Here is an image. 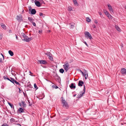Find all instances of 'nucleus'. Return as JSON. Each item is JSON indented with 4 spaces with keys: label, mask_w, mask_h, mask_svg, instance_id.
<instances>
[{
    "label": "nucleus",
    "mask_w": 126,
    "mask_h": 126,
    "mask_svg": "<svg viewBox=\"0 0 126 126\" xmlns=\"http://www.w3.org/2000/svg\"><path fill=\"white\" fill-rule=\"evenodd\" d=\"M16 18L18 21L20 22L23 20L22 19V16L21 15L17 16Z\"/></svg>",
    "instance_id": "39448f33"
},
{
    "label": "nucleus",
    "mask_w": 126,
    "mask_h": 126,
    "mask_svg": "<svg viewBox=\"0 0 126 126\" xmlns=\"http://www.w3.org/2000/svg\"><path fill=\"white\" fill-rule=\"evenodd\" d=\"M28 19L29 20L31 23L33 22V21L34 20L33 18H32L31 17H28Z\"/></svg>",
    "instance_id": "aec40b11"
},
{
    "label": "nucleus",
    "mask_w": 126,
    "mask_h": 126,
    "mask_svg": "<svg viewBox=\"0 0 126 126\" xmlns=\"http://www.w3.org/2000/svg\"><path fill=\"white\" fill-rule=\"evenodd\" d=\"M15 83L16 84H17L19 86L20 85V84L18 82H17L16 80H15L14 81V83Z\"/></svg>",
    "instance_id": "393cba45"
},
{
    "label": "nucleus",
    "mask_w": 126,
    "mask_h": 126,
    "mask_svg": "<svg viewBox=\"0 0 126 126\" xmlns=\"http://www.w3.org/2000/svg\"><path fill=\"white\" fill-rule=\"evenodd\" d=\"M29 10L30 11L32 10V8L31 7V6H30L29 7Z\"/></svg>",
    "instance_id": "c03bdc74"
},
{
    "label": "nucleus",
    "mask_w": 126,
    "mask_h": 126,
    "mask_svg": "<svg viewBox=\"0 0 126 126\" xmlns=\"http://www.w3.org/2000/svg\"><path fill=\"white\" fill-rule=\"evenodd\" d=\"M84 72L85 73V74H88L87 73V71L86 70L84 69Z\"/></svg>",
    "instance_id": "a19ab883"
},
{
    "label": "nucleus",
    "mask_w": 126,
    "mask_h": 126,
    "mask_svg": "<svg viewBox=\"0 0 126 126\" xmlns=\"http://www.w3.org/2000/svg\"><path fill=\"white\" fill-rule=\"evenodd\" d=\"M87 19L86 21L87 22H89L91 21V19H90L88 17L87 18Z\"/></svg>",
    "instance_id": "72a5a7b5"
},
{
    "label": "nucleus",
    "mask_w": 126,
    "mask_h": 126,
    "mask_svg": "<svg viewBox=\"0 0 126 126\" xmlns=\"http://www.w3.org/2000/svg\"><path fill=\"white\" fill-rule=\"evenodd\" d=\"M80 71L82 73V74L83 75V76H84V73L81 70H80Z\"/></svg>",
    "instance_id": "3c124183"
},
{
    "label": "nucleus",
    "mask_w": 126,
    "mask_h": 126,
    "mask_svg": "<svg viewBox=\"0 0 126 126\" xmlns=\"http://www.w3.org/2000/svg\"><path fill=\"white\" fill-rule=\"evenodd\" d=\"M2 62V59L1 58H0V63H1Z\"/></svg>",
    "instance_id": "864d4df0"
},
{
    "label": "nucleus",
    "mask_w": 126,
    "mask_h": 126,
    "mask_svg": "<svg viewBox=\"0 0 126 126\" xmlns=\"http://www.w3.org/2000/svg\"><path fill=\"white\" fill-rule=\"evenodd\" d=\"M3 37V34L2 33L0 34V40L2 39Z\"/></svg>",
    "instance_id": "473e14b6"
},
{
    "label": "nucleus",
    "mask_w": 126,
    "mask_h": 126,
    "mask_svg": "<svg viewBox=\"0 0 126 126\" xmlns=\"http://www.w3.org/2000/svg\"><path fill=\"white\" fill-rule=\"evenodd\" d=\"M84 34L85 37L87 38H89L90 40L92 39V37L90 34L88 32H85Z\"/></svg>",
    "instance_id": "f03ea898"
},
{
    "label": "nucleus",
    "mask_w": 126,
    "mask_h": 126,
    "mask_svg": "<svg viewBox=\"0 0 126 126\" xmlns=\"http://www.w3.org/2000/svg\"><path fill=\"white\" fill-rule=\"evenodd\" d=\"M58 76L57 75V74H56V75L54 76V77L55 79L57 78L56 76Z\"/></svg>",
    "instance_id": "de8ad7c7"
},
{
    "label": "nucleus",
    "mask_w": 126,
    "mask_h": 126,
    "mask_svg": "<svg viewBox=\"0 0 126 126\" xmlns=\"http://www.w3.org/2000/svg\"><path fill=\"white\" fill-rule=\"evenodd\" d=\"M73 1L75 4L77 5L78 4L76 0H73Z\"/></svg>",
    "instance_id": "bb28decb"
},
{
    "label": "nucleus",
    "mask_w": 126,
    "mask_h": 126,
    "mask_svg": "<svg viewBox=\"0 0 126 126\" xmlns=\"http://www.w3.org/2000/svg\"><path fill=\"white\" fill-rule=\"evenodd\" d=\"M121 72L122 74L126 75V69L124 68H122Z\"/></svg>",
    "instance_id": "0eeeda50"
},
{
    "label": "nucleus",
    "mask_w": 126,
    "mask_h": 126,
    "mask_svg": "<svg viewBox=\"0 0 126 126\" xmlns=\"http://www.w3.org/2000/svg\"><path fill=\"white\" fill-rule=\"evenodd\" d=\"M123 44H121V45H120V46H121V48H122V47H123Z\"/></svg>",
    "instance_id": "13d9d810"
},
{
    "label": "nucleus",
    "mask_w": 126,
    "mask_h": 126,
    "mask_svg": "<svg viewBox=\"0 0 126 126\" xmlns=\"http://www.w3.org/2000/svg\"><path fill=\"white\" fill-rule=\"evenodd\" d=\"M16 39H18V38H18V37H17V36L16 35Z\"/></svg>",
    "instance_id": "774afa93"
},
{
    "label": "nucleus",
    "mask_w": 126,
    "mask_h": 126,
    "mask_svg": "<svg viewBox=\"0 0 126 126\" xmlns=\"http://www.w3.org/2000/svg\"><path fill=\"white\" fill-rule=\"evenodd\" d=\"M45 54L47 55L48 57H50V56H52L51 53L49 52H47L46 53H45Z\"/></svg>",
    "instance_id": "f3484780"
},
{
    "label": "nucleus",
    "mask_w": 126,
    "mask_h": 126,
    "mask_svg": "<svg viewBox=\"0 0 126 126\" xmlns=\"http://www.w3.org/2000/svg\"><path fill=\"white\" fill-rule=\"evenodd\" d=\"M18 88L19 89V92L20 93H21V91L19 88Z\"/></svg>",
    "instance_id": "052dcab7"
},
{
    "label": "nucleus",
    "mask_w": 126,
    "mask_h": 126,
    "mask_svg": "<svg viewBox=\"0 0 126 126\" xmlns=\"http://www.w3.org/2000/svg\"><path fill=\"white\" fill-rule=\"evenodd\" d=\"M34 2L35 3V4L37 6L39 7L41 6L40 3V2L39 1H36L35 0L34 1Z\"/></svg>",
    "instance_id": "9d476101"
},
{
    "label": "nucleus",
    "mask_w": 126,
    "mask_h": 126,
    "mask_svg": "<svg viewBox=\"0 0 126 126\" xmlns=\"http://www.w3.org/2000/svg\"><path fill=\"white\" fill-rule=\"evenodd\" d=\"M81 96H80V95H78L77 96V97L79 98H80L81 97Z\"/></svg>",
    "instance_id": "4d7b16f0"
},
{
    "label": "nucleus",
    "mask_w": 126,
    "mask_h": 126,
    "mask_svg": "<svg viewBox=\"0 0 126 126\" xmlns=\"http://www.w3.org/2000/svg\"><path fill=\"white\" fill-rule=\"evenodd\" d=\"M94 23L96 24H97V20L96 19L94 20Z\"/></svg>",
    "instance_id": "a18cd8bd"
},
{
    "label": "nucleus",
    "mask_w": 126,
    "mask_h": 126,
    "mask_svg": "<svg viewBox=\"0 0 126 126\" xmlns=\"http://www.w3.org/2000/svg\"><path fill=\"white\" fill-rule=\"evenodd\" d=\"M28 102L29 103V104L30 106L31 105H32V104H31V103L30 102V101L29 100H28Z\"/></svg>",
    "instance_id": "8fccbe9b"
},
{
    "label": "nucleus",
    "mask_w": 126,
    "mask_h": 126,
    "mask_svg": "<svg viewBox=\"0 0 126 126\" xmlns=\"http://www.w3.org/2000/svg\"><path fill=\"white\" fill-rule=\"evenodd\" d=\"M93 27L94 28H95L96 27V26L94 24H93Z\"/></svg>",
    "instance_id": "6e6d98bb"
},
{
    "label": "nucleus",
    "mask_w": 126,
    "mask_h": 126,
    "mask_svg": "<svg viewBox=\"0 0 126 126\" xmlns=\"http://www.w3.org/2000/svg\"><path fill=\"white\" fill-rule=\"evenodd\" d=\"M62 102L63 105V106L65 108H67L69 107L68 105L65 100L62 99Z\"/></svg>",
    "instance_id": "7ed1b4c3"
},
{
    "label": "nucleus",
    "mask_w": 126,
    "mask_h": 126,
    "mask_svg": "<svg viewBox=\"0 0 126 126\" xmlns=\"http://www.w3.org/2000/svg\"><path fill=\"white\" fill-rule=\"evenodd\" d=\"M115 27L116 29H117V30L119 31L120 30L119 28L116 25L115 26Z\"/></svg>",
    "instance_id": "a878e982"
},
{
    "label": "nucleus",
    "mask_w": 126,
    "mask_h": 126,
    "mask_svg": "<svg viewBox=\"0 0 126 126\" xmlns=\"http://www.w3.org/2000/svg\"><path fill=\"white\" fill-rule=\"evenodd\" d=\"M85 78V79H86L88 76V74H84Z\"/></svg>",
    "instance_id": "2f4dec72"
},
{
    "label": "nucleus",
    "mask_w": 126,
    "mask_h": 126,
    "mask_svg": "<svg viewBox=\"0 0 126 126\" xmlns=\"http://www.w3.org/2000/svg\"><path fill=\"white\" fill-rule=\"evenodd\" d=\"M99 14L100 15H102V13L100 12L99 13Z\"/></svg>",
    "instance_id": "0e129e2a"
},
{
    "label": "nucleus",
    "mask_w": 126,
    "mask_h": 126,
    "mask_svg": "<svg viewBox=\"0 0 126 126\" xmlns=\"http://www.w3.org/2000/svg\"><path fill=\"white\" fill-rule=\"evenodd\" d=\"M72 8L71 7H69L68 8V10L70 11H71L72 10Z\"/></svg>",
    "instance_id": "c9c22d12"
},
{
    "label": "nucleus",
    "mask_w": 126,
    "mask_h": 126,
    "mask_svg": "<svg viewBox=\"0 0 126 126\" xmlns=\"http://www.w3.org/2000/svg\"><path fill=\"white\" fill-rule=\"evenodd\" d=\"M84 43L86 45V46H87V47H88V45L87 44V43L86 42H84Z\"/></svg>",
    "instance_id": "49530a36"
},
{
    "label": "nucleus",
    "mask_w": 126,
    "mask_h": 126,
    "mask_svg": "<svg viewBox=\"0 0 126 126\" xmlns=\"http://www.w3.org/2000/svg\"><path fill=\"white\" fill-rule=\"evenodd\" d=\"M43 15V14L42 13H40V16H42Z\"/></svg>",
    "instance_id": "5fc2aeb1"
},
{
    "label": "nucleus",
    "mask_w": 126,
    "mask_h": 126,
    "mask_svg": "<svg viewBox=\"0 0 126 126\" xmlns=\"http://www.w3.org/2000/svg\"><path fill=\"white\" fill-rule=\"evenodd\" d=\"M9 32L10 33H11L12 32V31L11 30H10L9 31Z\"/></svg>",
    "instance_id": "603ef678"
},
{
    "label": "nucleus",
    "mask_w": 126,
    "mask_h": 126,
    "mask_svg": "<svg viewBox=\"0 0 126 126\" xmlns=\"http://www.w3.org/2000/svg\"><path fill=\"white\" fill-rule=\"evenodd\" d=\"M38 62L39 63L44 64H46L47 63L46 61L45 60H38Z\"/></svg>",
    "instance_id": "20e7f679"
},
{
    "label": "nucleus",
    "mask_w": 126,
    "mask_h": 126,
    "mask_svg": "<svg viewBox=\"0 0 126 126\" xmlns=\"http://www.w3.org/2000/svg\"><path fill=\"white\" fill-rule=\"evenodd\" d=\"M60 72L62 73H63L64 72V70L63 68L59 70Z\"/></svg>",
    "instance_id": "b1692460"
},
{
    "label": "nucleus",
    "mask_w": 126,
    "mask_h": 126,
    "mask_svg": "<svg viewBox=\"0 0 126 126\" xmlns=\"http://www.w3.org/2000/svg\"><path fill=\"white\" fill-rule=\"evenodd\" d=\"M63 66L66 72L67 71L69 68V65L67 62L64 63V64L63 65Z\"/></svg>",
    "instance_id": "f257e3e1"
},
{
    "label": "nucleus",
    "mask_w": 126,
    "mask_h": 126,
    "mask_svg": "<svg viewBox=\"0 0 126 126\" xmlns=\"http://www.w3.org/2000/svg\"><path fill=\"white\" fill-rule=\"evenodd\" d=\"M8 104L10 106V107H11L12 108H13V109H14V105H13L12 104H11V103H10L9 102H8Z\"/></svg>",
    "instance_id": "5701e85b"
},
{
    "label": "nucleus",
    "mask_w": 126,
    "mask_h": 126,
    "mask_svg": "<svg viewBox=\"0 0 126 126\" xmlns=\"http://www.w3.org/2000/svg\"><path fill=\"white\" fill-rule=\"evenodd\" d=\"M21 103L22 104V106L24 107H26V105L25 104V101H22V102H21Z\"/></svg>",
    "instance_id": "6ab92c4d"
},
{
    "label": "nucleus",
    "mask_w": 126,
    "mask_h": 126,
    "mask_svg": "<svg viewBox=\"0 0 126 126\" xmlns=\"http://www.w3.org/2000/svg\"><path fill=\"white\" fill-rule=\"evenodd\" d=\"M17 125H18V126H21V125L19 124H17Z\"/></svg>",
    "instance_id": "680f3d73"
},
{
    "label": "nucleus",
    "mask_w": 126,
    "mask_h": 126,
    "mask_svg": "<svg viewBox=\"0 0 126 126\" xmlns=\"http://www.w3.org/2000/svg\"><path fill=\"white\" fill-rule=\"evenodd\" d=\"M32 39V37H30V38L28 37L26 38H24L23 39H22V40L23 41H25L26 42H28Z\"/></svg>",
    "instance_id": "423d86ee"
},
{
    "label": "nucleus",
    "mask_w": 126,
    "mask_h": 126,
    "mask_svg": "<svg viewBox=\"0 0 126 126\" xmlns=\"http://www.w3.org/2000/svg\"><path fill=\"white\" fill-rule=\"evenodd\" d=\"M29 73L30 74V75H31V76H33L32 75V74H33V73H32L31 71H29Z\"/></svg>",
    "instance_id": "09e8293b"
},
{
    "label": "nucleus",
    "mask_w": 126,
    "mask_h": 126,
    "mask_svg": "<svg viewBox=\"0 0 126 126\" xmlns=\"http://www.w3.org/2000/svg\"><path fill=\"white\" fill-rule=\"evenodd\" d=\"M9 54L11 56H13L14 55V53L13 51L11 50H9L8 51Z\"/></svg>",
    "instance_id": "a211bd4d"
},
{
    "label": "nucleus",
    "mask_w": 126,
    "mask_h": 126,
    "mask_svg": "<svg viewBox=\"0 0 126 126\" xmlns=\"http://www.w3.org/2000/svg\"><path fill=\"white\" fill-rule=\"evenodd\" d=\"M58 88V86H56V87H55L56 89H57V88Z\"/></svg>",
    "instance_id": "69168bd1"
},
{
    "label": "nucleus",
    "mask_w": 126,
    "mask_h": 126,
    "mask_svg": "<svg viewBox=\"0 0 126 126\" xmlns=\"http://www.w3.org/2000/svg\"><path fill=\"white\" fill-rule=\"evenodd\" d=\"M10 79H11V80L10 81L12 83H13V84H14V80H15V79L11 77L10 78Z\"/></svg>",
    "instance_id": "4be33fe9"
},
{
    "label": "nucleus",
    "mask_w": 126,
    "mask_h": 126,
    "mask_svg": "<svg viewBox=\"0 0 126 126\" xmlns=\"http://www.w3.org/2000/svg\"><path fill=\"white\" fill-rule=\"evenodd\" d=\"M107 16L109 18L111 19L112 17V16L110 14H109V15H107Z\"/></svg>",
    "instance_id": "e433bc0d"
},
{
    "label": "nucleus",
    "mask_w": 126,
    "mask_h": 126,
    "mask_svg": "<svg viewBox=\"0 0 126 126\" xmlns=\"http://www.w3.org/2000/svg\"><path fill=\"white\" fill-rule=\"evenodd\" d=\"M19 111L20 113L24 112V110L22 108H19L18 110V111Z\"/></svg>",
    "instance_id": "4468645a"
},
{
    "label": "nucleus",
    "mask_w": 126,
    "mask_h": 126,
    "mask_svg": "<svg viewBox=\"0 0 126 126\" xmlns=\"http://www.w3.org/2000/svg\"><path fill=\"white\" fill-rule=\"evenodd\" d=\"M69 87L71 89H75L76 88V86L74 85V83H72L71 84V85H70Z\"/></svg>",
    "instance_id": "ddd939ff"
},
{
    "label": "nucleus",
    "mask_w": 126,
    "mask_h": 126,
    "mask_svg": "<svg viewBox=\"0 0 126 126\" xmlns=\"http://www.w3.org/2000/svg\"><path fill=\"white\" fill-rule=\"evenodd\" d=\"M1 55L3 57V59H4V56L3 54L2 53H1Z\"/></svg>",
    "instance_id": "bf43d9fd"
},
{
    "label": "nucleus",
    "mask_w": 126,
    "mask_h": 126,
    "mask_svg": "<svg viewBox=\"0 0 126 126\" xmlns=\"http://www.w3.org/2000/svg\"><path fill=\"white\" fill-rule=\"evenodd\" d=\"M56 77L57 78H55V79H57L59 81L60 80V77H59L58 76Z\"/></svg>",
    "instance_id": "7c9ffc66"
},
{
    "label": "nucleus",
    "mask_w": 126,
    "mask_h": 126,
    "mask_svg": "<svg viewBox=\"0 0 126 126\" xmlns=\"http://www.w3.org/2000/svg\"><path fill=\"white\" fill-rule=\"evenodd\" d=\"M42 30H39V33L40 34L42 32Z\"/></svg>",
    "instance_id": "37998d69"
},
{
    "label": "nucleus",
    "mask_w": 126,
    "mask_h": 126,
    "mask_svg": "<svg viewBox=\"0 0 126 126\" xmlns=\"http://www.w3.org/2000/svg\"><path fill=\"white\" fill-rule=\"evenodd\" d=\"M49 58L50 60L51 61H53V58L51 56H50V57H48Z\"/></svg>",
    "instance_id": "f704fd0d"
},
{
    "label": "nucleus",
    "mask_w": 126,
    "mask_h": 126,
    "mask_svg": "<svg viewBox=\"0 0 126 126\" xmlns=\"http://www.w3.org/2000/svg\"><path fill=\"white\" fill-rule=\"evenodd\" d=\"M8 78V77L7 76H4L3 77V78H4V79H7Z\"/></svg>",
    "instance_id": "58836bf2"
},
{
    "label": "nucleus",
    "mask_w": 126,
    "mask_h": 126,
    "mask_svg": "<svg viewBox=\"0 0 126 126\" xmlns=\"http://www.w3.org/2000/svg\"><path fill=\"white\" fill-rule=\"evenodd\" d=\"M70 25L71 28H74L75 27V24L73 22H72L70 23Z\"/></svg>",
    "instance_id": "2eb2a0df"
},
{
    "label": "nucleus",
    "mask_w": 126,
    "mask_h": 126,
    "mask_svg": "<svg viewBox=\"0 0 126 126\" xmlns=\"http://www.w3.org/2000/svg\"><path fill=\"white\" fill-rule=\"evenodd\" d=\"M30 12H31V14L32 15H34L36 13V11L34 9H32Z\"/></svg>",
    "instance_id": "9b49d317"
},
{
    "label": "nucleus",
    "mask_w": 126,
    "mask_h": 126,
    "mask_svg": "<svg viewBox=\"0 0 126 126\" xmlns=\"http://www.w3.org/2000/svg\"><path fill=\"white\" fill-rule=\"evenodd\" d=\"M27 85L28 86V87H29L31 88V85L30 83V82H28L27 83Z\"/></svg>",
    "instance_id": "cd10ccee"
},
{
    "label": "nucleus",
    "mask_w": 126,
    "mask_h": 126,
    "mask_svg": "<svg viewBox=\"0 0 126 126\" xmlns=\"http://www.w3.org/2000/svg\"><path fill=\"white\" fill-rule=\"evenodd\" d=\"M34 88L36 89V90L38 89V87H37V85L35 83L34 84Z\"/></svg>",
    "instance_id": "c756f323"
},
{
    "label": "nucleus",
    "mask_w": 126,
    "mask_h": 126,
    "mask_svg": "<svg viewBox=\"0 0 126 126\" xmlns=\"http://www.w3.org/2000/svg\"><path fill=\"white\" fill-rule=\"evenodd\" d=\"M106 11H107L106 10H104V12L105 13V12H106Z\"/></svg>",
    "instance_id": "e2e57ef3"
},
{
    "label": "nucleus",
    "mask_w": 126,
    "mask_h": 126,
    "mask_svg": "<svg viewBox=\"0 0 126 126\" xmlns=\"http://www.w3.org/2000/svg\"><path fill=\"white\" fill-rule=\"evenodd\" d=\"M84 84V82L81 80L79 81L78 84V85L79 86H82Z\"/></svg>",
    "instance_id": "1a4fd4ad"
},
{
    "label": "nucleus",
    "mask_w": 126,
    "mask_h": 126,
    "mask_svg": "<svg viewBox=\"0 0 126 126\" xmlns=\"http://www.w3.org/2000/svg\"><path fill=\"white\" fill-rule=\"evenodd\" d=\"M7 80H9V81H10V80H11L10 79H9V78H7Z\"/></svg>",
    "instance_id": "338daca9"
},
{
    "label": "nucleus",
    "mask_w": 126,
    "mask_h": 126,
    "mask_svg": "<svg viewBox=\"0 0 126 126\" xmlns=\"http://www.w3.org/2000/svg\"><path fill=\"white\" fill-rule=\"evenodd\" d=\"M15 120L13 118H12L10 119V121L11 122H15Z\"/></svg>",
    "instance_id": "c85d7f7f"
},
{
    "label": "nucleus",
    "mask_w": 126,
    "mask_h": 126,
    "mask_svg": "<svg viewBox=\"0 0 126 126\" xmlns=\"http://www.w3.org/2000/svg\"><path fill=\"white\" fill-rule=\"evenodd\" d=\"M107 6L108 7V9L110 11L112 12V13L113 12V10L112 8L110 5L108 4H107Z\"/></svg>",
    "instance_id": "6e6552de"
},
{
    "label": "nucleus",
    "mask_w": 126,
    "mask_h": 126,
    "mask_svg": "<svg viewBox=\"0 0 126 126\" xmlns=\"http://www.w3.org/2000/svg\"><path fill=\"white\" fill-rule=\"evenodd\" d=\"M1 27L4 29L6 30V26L3 24L2 23L1 24Z\"/></svg>",
    "instance_id": "dca6fc26"
},
{
    "label": "nucleus",
    "mask_w": 126,
    "mask_h": 126,
    "mask_svg": "<svg viewBox=\"0 0 126 126\" xmlns=\"http://www.w3.org/2000/svg\"><path fill=\"white\" fill-rule=\"evenodd\" d=\"M33 24V25L34 26H36V24L35 23L33 22H32Z\"/></svg>",
    "instance_id": "79ce46f5"
},
{
    "label": "nucleus",
    "mask_w": 126,
    "mask_h": 126,
    "mask_svg": "<svg viewBox=\"0 0 126 126\" xmlns=\"http://www.w3.org/2000/svg\"><path fill=\"white\" fill-rule=\"evenodd\" d=\"M105 14L107 15H107H109L110 14L107 11H106V12L105 13Z\"/></svg>",
    "instance_id": "ea45409f"
},
{
    "label": "nucleus",
    "mask_w": 126,
    "mask_h": 126,
    "mask_svg": "<svg viewBox=\"0 0 126 126\" xmlns=\"http://www.w3.org/2000/svg\"><path fill=\"white\" fill-rule=\"evenodd\" d=\"M85 92V85H84V88H83V92L82 93L80 94V96H83V94H84Z\"/></svg>",
    "instance_id": "f8f14e48"
},
{
    "label": "nucleus",
    "mask_w": 126,
    "mask_h": 126,
    "mask_svg": "<svg viewBox=\"0 0 126 126\" xmlns=\"http://www.w3.org/2000/svg\"><path fill=\"white\" fill-rule=\"evenodd\" d=\"M1 126H8V125L6 123H5L4 124H3Z\"/></svg>",
    "instance_id": "4c0bfd02"
},
{
    "label": "nucleus",
    "mask_w": 126,
    "mask_h": 126,
    "mask_svg": "<svg viewBox=\"0 0 126 126\" xmlns=\"http://www.w3.org/2000/svg\"><path fill=\"white\" fill-rule=\"evenodd\" d=\"M22 36L24 38H28V36L24 33H23L21 34Z\"/></svg>",
    "instance_id": "412c9836"
}]
</instances>
